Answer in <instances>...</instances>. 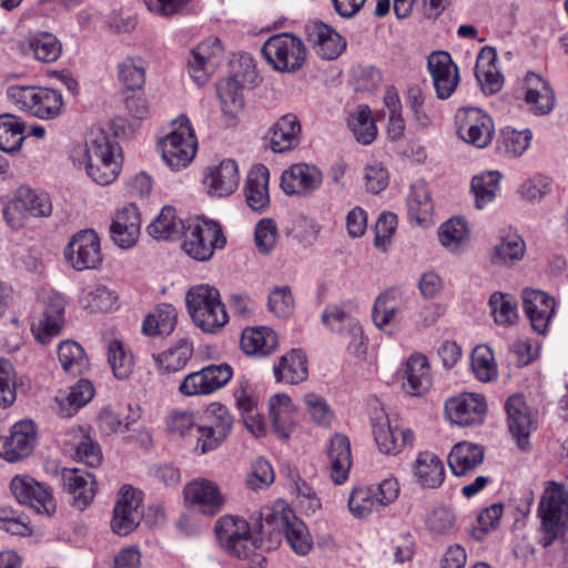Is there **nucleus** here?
Listing matches in <instances>:
<instances>
[{
  "label": "nucleus",
  "mask_w": 568,
  "mask_h": 568,
  "mask_svg": "<svg viewBox=\"0 0 568 568\" xmlns=\"http://www.w3.org/2000/svg\"><path fill=\"white\" fill-rule=\"evenodd\" d=\"M158 149L163 161L173 171L184 169L192 162L196 154L197 140L185 114L172 121L171 131L159 139Z\"/></svg>",
  "instance_id": "f257e3e1"
},
{
  "label": "nucleus",
  "mask_w": 568,
  "mask_h": 568,
  "mask_svg": "<svg viewBox=\"0 0 568 568\" xmlns=\"http://www.w3.org/2000/svg\"><path fill=\"white\" fill-rule=\"evenodd\" d=\"M187 311L194 322L205 333H215L229 320L220 293L210 285H196L186 293Z\"/></svg>",
  "instance_id": "f03ea898"
},
{
  "label": "nucleus",
  "mask_w": 568,
  "mask_h": 568,
  "mask_svg": "<svg viewBox=\"0 0 568 568\" xmlns=\"http://www.w3.org/2000/svg\"><path fill=\"white\" fill-rule=\"evenodd\" d=\"M568 476L562 485L551 483L544 493L538 511L545 536L542 546L548 547L568 529Z\"/></svg>",
  "instance_id": "7ed1b4c3"
},
{
  "label": "nucleus",
  "mask_w": 568,
  "mask_h": 568,
  "mask_svg": "<svg viewBox=\"0 0 568 568\" xmlns=\"http://www.w3.org/2000/svg\"><path fill=\"white\" fill-rule=\"evenodd\" d=\"M7 97L20 110L41 120L57 118L63 106L61 93L44 87L11 85Z\"/></svg>",
  "instance_id": "20e7f679"
},
{
  "label": "nucleus",
  "mask_w": 568,
  "mask_h": 568,
  "mask_svg": "<svg viewBox=\"0 0 568 568\" xmlns=\"http://www.w3.org/2000/svg\"><path fill=\"white\" fill-rule=\"evenodd\" d=\"M183 234V251L197 261L210 260L214 251L226 243L220 224L205 219L189 221Z\"/></svg>",
  "instance_id": "39448f33"
},
{
  "label": "nucleus",
  "mask_w": 568,
  "mask_h": 568,
  "mask_svg": "<svg viewBox=\"0 0 568 568\" xmlns=\"http://www.w3.org/2000/svg\"><path fill=\"white\" fill-rule=\"evenodd\" d=\"M262 53L280 72H295L303 67L306 59L303 41L291 33L270 37L262 47Z\"/></svg>",
  "instance_id": "423d86ee"
},
{
  "label": "nucleus",
  "mask_w": 568,
  "mask_h": 568,
  "mask_svg": "<svg viewBox=\"0 0 568 568\" xmlns=\"http://www.w3.org/2000/svg\"><path fill=\"white\" fill-rule=\"evenodd\" d=\"M204 420L196 427V446L201 454L216 449L229 436L233 418L226 406L212 403L203 416Z\"/></svg>",
  "instance_id": "0eeeda50"
},
{
  "label": "nucleus",
  "mask_w": 568,
  "mask_h": 568,
  "mask_svg": "<svg viewBox=\"0 0 568 568\" xmlns=\"http://www.w3.org/2000/svg\"><path fill=\"white\" fill-rule=\"evenodd\" d=\"M262 516L267 524L274 521L283 531L287 544L296 555L305 556L311 551L313 539L306 525L284 503H278L274 510L266 509Z\"/></svg>",
  "instance_id": "6e6552de"
},
{
  "label": "nucleus",
  "mask_w": 568,
  "mask_h": 568,
  "mask_svg": "<svg viewBox=\"0 0 568 568\" xmlns=\"http://www.w3.org/2000/svg\"><path fill=\"white\" fill-rule=\"evenodd\" d=\"M219 544L231 555L246 558L254 549L251 527L239 516L225 515L215 525Z\"/></svg>",
  "instance_id": "1a4fd4ad"
},
{
  "label": "nucleus",
  "mask_w": 568,
  "mask_h": 568,
  "mask_svg": "<svg viewBox=\"0 0 568 568\" xmlns=\"http://www.w3.org/2000/svg\"><path fill=\"white\" fill-rule=\"evenodd\" d=\"M457 134L466 143L484 149L495 133L493 119L478 108H463L456 112Z\"/></svg>",
  "instance_id": "9d476101"
},
{
  "label": "nucleus",
  "mask_w": 568,
  "mask_h": 568,
  "mask_svg": "<svg viewBox=\"0 0 568 568\" xmlns=\"http://www.w3.org/2000/svg\"><path fill=\"white\" fill-rule=\"evenodd\" d=\"M53 205L50 195L44 191L20 186L12 201L4 207L3 215L11 227L20 225L16 212L33 217H48L52 214Z\"/></svg>",
  "instance_id": "9b49d317"
},
{
  "label": "nucleus",
  "mask_w": 568,
  "mask_h": 568,
  "mask_svg": "<svg viewBox=\"0 0 568 568\" xmlns=\"http://www.w3.org/2000/svg\"><path fill=\"white\" fill-rule=\"evenodd\" d=\"M232 376L233 369L229 364L207 365L184 376L179 392L189 397L210 395L225 386Z\"/></svg>",
  "instance_id": "f8f14e48"
},
{
  "label": "nucleus",
  "mask_w": 568,
  "mask_h": 568,
  "mask_svg": "<svg viewBox=\"0 0 568 568\" xmlns=\"http://www.w3.org/2000/svg\"><path fill=\"white\" fill-rule=\"evenodd\" d=\"M10 490L19 504L31 506L38 514L50 516L55 513L57 504L50 489L30 476H14Z\"/></svg>",
  "instance_id": "ddd939ff"
},
{
  "label": "nucleus",
  "mask_w": 568,
  "mask_h": 568,
  "mask_svg": "<svg viewBox=\"0 0 568 568\" xmlns=\"http://www.w3.org/2000/svg\"><path fill=\"white\" fill-rule=\"evenodd\" d=\"M222 59L223 47L220 39H205L191 51L187 61L191 78L199 85L204 84L221 64Z\"/></svg>",
  "instance_id": "4468645a"
},
{
  "label": "nucleus",
  "mask_w": 568,
  "mask_h": 568,
  "mask_svg": "<svg viewBox=\"0 0 568 568\" xmlns=\"http://www.w3.org/2000/svg\"><path fill=\"white\" fill-rule=\"evenodd\" d=\"M65 257L78 271L97 268L102 262L99 235L93 230L78 232L67 246Z\"/></svg>",
  "instance_id": "2eb2a0df"
},
{
  "label": "nucleus",
  "mask_w": 568,
  "mask_h": 568,
  "mask_svg": "<svg viewBox=\"0 0 568 568\" xmlns=\"http://www.w3.org/2000/svg\"><path fill=\"white\" fill-rule=\"evenodd\" d=\"M141 491L129 485H124L120 490V499L113 509L111 529L114 534L126 536L133 531L141 518Z\"/></svg>",
  "instance_id": "dca6fc26"
},
{
  "label": "nucleus",
  "mask_w": 568,
  "mask_h": 568,
  "mask_svg": "<svg viewBox=\"0 0 568 568\" xmlns=\"http://www.w3.org/2000/svg\"><path fill=\"white\" fill-rule=\"evenodd\" d=\"M242 63L246 67V73L240 78L234 74L217 83V94L221 101V108L224 114L234 118L244 106L242 93V82L253 83L256 75L253 59L250 57L242 58Z\"/></svg>",
  "instance_id": "f3484780"
},
{
  "label": "nucleus",
  "mask_w": 568,
  "mask_h": 568,
  "mask_svg": "<svg viewBox=\"0 0 568 568\" xmlns=\"http://www.w3.org/2000/svg\"><path fill=\"white\" fill-rule=\"evenodd\" d=\"M427 68L438 99H448L459 83L458 67L446 51H436L429 54Z\"/></svg>",
  "instance_id": "a211bd4d"
},
{
  "label": "nucleus",
  "mask_w": 568,
  "mask_h": 568,
  "mask_svg": "<svg viewBox=\"0 0 568 568\" xmlns=\"http://www.w3.org/2000/svg\"><path fill=\"white\" fill-rule=\"evenodd\" d=\"M487 410L484 396L474 393H464L448 399L445 412L448 419L459 426L466 427L480 424Z\"/></svg>",
  "instance_id": "6ab92c4d"
},
{
  "label": "nucleus",
  "mask_w": 568,
  "mask_h": 568,
  "mask_svg": "<svg viewBox=\"0 0 568 568\" xmlns=\"http://www.w3.org/2000/svg\"><path fill=\"white\" fill-rule=\"evenodd\" d=\"M523 308L529 318L531 327L539 334H545L555 314V300L540 290L526 287L521 292Z\"/></svg>",
  "instance_id": "aec40b11"
},
{
  "label": "nucleus",
  "mask_w": 568,
  "mask_h": 568,
  "mask_svg": "<svg viewBox=\"0 0 568 568\" xmlns=\"http://www.w3.org/2000/svg\"><path fill=\"white\" fill-rule=\"evenodd\" d=\"M37 427L31 420L16 423L2 444L1 456L9 463H17L28 457L36 445Z\"/></svg>",
  "instance_id": "412c9836"
},
{
  "label": "nucleus",
  "mask_w": 568,
  "mask_h": 568,
  "mask_svg": "<svg viewBox=\"0 0 568 568\" xmlns=\"http://www.w3.org/2000/svg\"><path fill=\"white\" fill-rule=\"evenodd\" d=\"M322 181L323 174L316 166L297 163L283 172L281 187L287 195H307L317 190Z\"/></svg>",
  "instance_id": "4be33fe9"
},
{
  "label": "nucleus",
  "mask_w": 568,
  "mask_h": 568,
  "mask_svg": "<svg viewBox=\"0 0 568 568\" xmlns=\"http://www.w3.org/2000/svg\"><path fill=\"white\" fill-rule=\"evenodd\" d=\"M374 439L381 453L396 455L406 445H412L414 435L408 428L392 427L388 417L379 414L372 418Z\"/></svg>",
  "instance_id": "5701e85b"
},
{
  "label": "nucleus",
  "mask_w": 568,
  "mask_h": 568,
  "mask_svg": "<svg viewBox=\"0 0 568 568\" xmlns=\"http://www.w3.org/2000/svg\"><path fill=\"white\" fill-rule=\"evenodd\" d=\"M307 41L324 60H334L345 50V40L328 24L310 21L305 26Z\"/></svg>",
  "instance_id": "b1692460"
},
{
  "label": "nucleus",
  "mask_w": 568,
  "mask_h": 568,
  "mask_svg": "<svg viewBox=\"0 0 568 568\" xmlns=\"http://www.w3.org/2000/svg\"><path fill=\"white\" fill-rule=\"evenodd\" d=\"M111 239L121 248H131L141 233V215L134 204H128L119 210L110 225Z\"/></svg>",
  "instance_id": "393cba45"
},
{
  "label": "nucleus",
  "mask_w": 568,
  "mask_h": 568,
  "mask_svg": "<svg viewBox=\"0 0 568 568\" xmlns=\"http://www.w3.org/2000/svg\"><path fill=\"white\" fill-rule=\"evenodd\" d=\"M61 479L75 508L83 510L92 503L95 495V478L91 473L79 468H63Z\"/></svg>",
  "instance_id": "a878e982"
},
{
  "label": "nucleus",
  "mask_w": 568,
  "mask_h": 568,
  "mask_svg": "<svg viewBox=\"0 0 568 568\" xmlns=\"http://www.w3.org/2000/svg\"><path fill=\"white\" fill-rule=\"evenodd\" d=\"M322 323L332 332L349 338V347L363 346L364 335L358 321L339 305H327L322 313Z\"/></svg>",
  "instance_id": "bb28decb"
},
{
  "label": "nucleus",
  "mask_w": 568,
  "mask_h": 568,
  "mask_svg": "<svg viewBox=\"0 0 568 568\" xmlns=\"http://www.w3.org/2000/svg\"><path fill=\"white\" fill-rule=\"evenodd\" d=\"M65 301L62 296L53 294L48 296L45 308L38 324H33L32 332L37 341L45 345L58 336L64 324Z\"/></svg>",
  "instance_id": "cd10ccee"
},
{
  "label": "nucleus",
  "mask_w": 568,
  "mask_h": 568,
  "mask_svg": "<svg viewBox=\"0 0 568 568\" xmlns=\"http://www.w3.org/2000/svg\"><path fill=\"white\" fill-rule=\"evenodd\" d=\"M509 432L518 446L525 449L528 437L534 428V419L523 395L510 396L505 405Z\"/></svg>",
  "instance_id": "c85d7f7f"
},
{
  "label": "nucleus",
  "mask_w": 568,
  "mask_h": 568,
  "mask_svg": "<svg viewBox=\"0 0 568 568\" xmlns=\"http://www.w3.org/2000/svg\"><path fill=\"white\" fill-rule=\"evenodd\" d=\"M185 499L201 507L204 514H215L225 503L216 484L207 479H195L184 488Z\"/></svg>",
  "instance_id": "c756f323"
},
{
  "label": "nucleus",
  "mask_w": 568,
  "mask_h": 568,
  "mask_svg": "<svg viewBox=\"0 0 568 568\" xmlns=\"http://www.w3.org/2000/svg\"><path fill=\"white\" fill-rule=\"evenodd\" d=\"M404 389L413 396H423L432 387L433 375L428 358L419 353L413 354L405 366Z\"/></svg>",
  "instance_id": "7c9ffc66"
},
{
  "label": "nucleus",
  "mask_w": 568,
  "mask_h": 568,
  "mask_svg": "<svg viewBox=\"0 0 568 568\" xmlns=\"http://www.w3.org/2000/svg\"><path fill=\"white\" fill-rule=\"evenodd\" d=\"M268 181L270 172L263 164L254 165L247 174L245 201L255 212L262 213L270 206Z\"/></svg>",
  "instance_id": "2f4dec72"
},
{
  "label": "nucleus",
  "mask_w": 568,
  "mask_h": 568,
  "mask_svg": "<svg viewBox=\"0 0 568 568\" xmlns=\"http://www.w3.org/2000/svg\"><path fill=\"white\" fill-rule=\"evenodd\" d=\"M239 182V168L232 159L221 161L205 175L210 192L219 196L232 194L237 189Z\"/></svg>",
  "instance_id": "473e14b6"
},
{
  "label": "nucleus",
  "mask_w": 568,
  "mask_h": 568,
  "mask_svg": "<svg viewBox=\"0 0 568 568\" xmlns=\"http://www.w3.org/2000/svg\"><path fill=\"white\" fill-rule=\"evenodd\" d=\"M327 458L331 467L332 480L341 485L347 477L352 465L351 444L343 434H335L329 440Z\"/></svg>",
  "instance_id": "72a5a7b5"
},
{
  "label": "nucleus",
  "mask_w": 568,
  "mask_h": 568,
  "mask_svg": "<svg viewBox=\"0 0 568 568\" xmlns=\"http://www.w3.org/2000/svg\"><path fill=\"white\" fill-rule=\"evenodd\" d=\"M484 460V448L469 442L454 445L448 455V466L456 476L474 471Z\"/></svg>",
  "instance_id": "f704fd0d"
},
{
  "label": "nucleus",
  "mask_w": 568,
  "mask_h": 568,
  "mask_svg": "<svg viewBox=\"0 0 568 568\" xmlns=\"http://www.w3.org/2000/svg\"><path fill=\"white\" fill-rule=\"evenodd\" d=\"M301 124L294 114H285L270 131V145L274 152L282 153L298 145Z\"/></svg>",
  "instance_id": "c9c22d12"
},
{
  "label": "nucleus",
  "mask_w": 568,
  "mask_h": 568,
  "mask_svg": "<svg viewBox=\"0 0 568 568\" xmlns=\"http://www.w3.org/2000/svg\"><path fill=\"white\" fill-rule=\"evenodd\" d=\"M240 345L247 355L266 356L276 348L277 336L266 326L246 327L242 332Z\"/></svg>",
  "instance_id": "e433bc0d"
},
{
  "label": "nucleus",
  "mask_w": 568,
  "mask_h": 568,
  "mask_svg": "<svg viewBox=\"0 0 568 568\" xmlns=\"http://www.w3.org/2000/svg\"><path fill=\"white\" fill-rule=\"evenodd\" d=\"M276 382L290 385L298 384L307 378V359L304 353L293 349L278 359L273 368Z\"/></svg>",
  "instance_id": "4c0bfd02"
},
{
  "label": "nucleus",
  "mask_w": 568,
  "mask_h": 568,
  "mask_svg": "<svg viewBox=\"0 0 568 568\" xmlns=\"http://www.w3.org/2000/svg\"><path fill=\"white\" fill-rule=\"evenodd\" d=\"M414 475L423 487L438 488L445 479L444 464L434 453L422 452L415 460Z\"/></svg>",
  "instance_id": "58836bf2"
},
{
  "label": "nucleus",
  "mask_w": 568,
  "mask_h": 568,
  "mask_svg": "<svg viewBox=\"0 0 568 568\" xmlns=\"http://www.w3.org/2000/svg\"><path fill=\"white\" fill-rule=\"evenodd\" d=\"M528 89L526 92V102L535 114L549 113L555 104V97L548 83L537 74L527 75Z\"/></svg>",
  "instance_id": "ea45409f"
},
{
  "label": "nucleus",
  "mask_w": 568,
  "mask_h": 568,
  "mask_svg": "<svg viewBox=\"0 0 568 568\" xmlns=\"http://www.w3.org/2000/svg\"><path fill=\"white\" fill-rule=\"evenodd\" d=\"M406 202L410 221H415L417 224H426L430 221L434 205L424 182L418 181L412 184Z\"/></svg>",
  "instance_id": "a19ab883"
},
{
  "label": "nucleus",
  "mask_w": 568,
  "mask_h": 568,
  "mask_svg": "<svg viewBox=\"0 0 568 568\" xmlns=\"http://www.w3.org/2000/svg\"><path fill=\"white\" fill-rule=\"evenodd\" d=\"M94 396V387L89 379H80L70 388L65 397H57V412L61 417L73 416Z\"/></svg>",
  "instance_id": "79ce46f5"
},
{
  "label": "nucleus",
  "mask_w": 568,
  "mask_h": 568,
  "mask_svg": "<svg viewBox=\"0 0 568 568\" xmlns=\"http://www.w3.org/2000/svg\"><path fill=\"white\" fill-rule=\"evenodd\" d=\"M176 320V308L171 304H161L145 317L142 332L148 336L169 335L175 328Z\"/></svg>",
  "instance_id": "37998d69"
},
{
  "label": "nucleus",
  "mask_w": 568,
  "mask_h": 568,
  "mask_svg": "<svg viewBox=\"0 0 568 568\" xmlns=\"http://www.w3.org/2000/svg\"><path fill=\"white\" fill-rule=\"evenodd\" d=\"M184 227L185 224L176 216L175 209L166 205L148 226V232L158 241H168L178 236Z\"/></svg>",
  "instance_id": "c03bdc74"
},
{
  "label": "nucleus",
  "mask_w": 568,
  "mask_h": 568,
  "mask_svg": "<svg viewBox=\"0 0 568 568\" xmlns=\"http://www.w3.org/2000/svg\"><path fill=\"white\" fill-rule=\"evenodd\" d=\"M193 342L187 337L180 338L173 346L159 354L155 359L168 373L183 369L193 356Z\"/></svg>",
  "instance_id": "a18cd8bd"
},
{
  "label": "nucleus",
  "mask_w": 568,
  "mask_h": 568,
  "mask_svg": "<svg viewBox=\"0 0 568 568\" xmlns=\"http://www.w3.org/2000/svg\"><path fill=\"white\" fill-rule=\"evenodd\" d=\"M58 359L62 369L69 375L78 376L89 368L84 349L74 341L67 339L59 344Z\"/></svg>",
  "instance_id": "49530a36"
},
{
  "label": "nucleus",
  "mask_w": 568,
  "mask_h": 568,
  "mask_svg": "<svg viewBox=\"0 0 568 568\" xmlns=\"http://www.w3.org/2000/svg\"><path fill=\"white\" fill-rule=\"evenodd\" d=\"M116 142L104 130H92L85 141L82 161L103 162V159L116 158Z\"/></svg>",
  "instance_id": "de8ad7c7"
},
{
  "label": "nucleus",
  "mask_w": 568,
  "mask_h": 568,
  "mask_svg": "<svg viewBox=\"0 0 568 568\" xmlns=\"http://www.w3.org/2000/svg\"><path fill=\"white\" fill-rule=\"evenodd\" d=\"M28 44L33 57L43 63L57 61L62 53L60 40L50 32H38L30 36Z\"/></svg>",
  "instance_id": "09e8293b"
},
{
  "label": "nucleus",
  "mask_w": 568,
  "mask_h": 568,
  "mask_svg": "<svg viewBox=\"0 0 568 568\" xmlns=\"http://www.w3.org/2000/svg\"><path fill=\"white\" fill-rule=\"evenodd\" d=\"M470 365L476 378L483 383H490L498 378V367L491 348L487 345H477L470 356Z\"/></svg>",
  "instance_id": "8fccbe9b"
},
{
  "label": "nucleus",
  "mask_w": 568,
  "mask_h": 568,
  "mask_svg": "<svg viewBox=\"0 0 568 568\" xmlns=\"http://www.w3.org/2000/svg\"><path fill=\"white\" fill-rule=\"evenodd\" d=\"M24 126L18 116L6 113L0 115V150L14 153L21 149L24 140Z\"/></svg>",
  "instance_id": "3c124183"
},
{
  "label": "nucleus",
  "mask_w": 568,
  "mask_h": 568,
  "mask_svg": "<svg viewBox=\"0 0 568 568\" xmlns=\"http://www.w3.org/2000/svg\"><path fill=\"white\" fill-rule=\"evenodd\" d=\"M116 295L101 284L87 285L81 293L80 303L93 312H108L114 308Z\"/></svg>",
  "instance_id": "603ef678"
},
{
  "label": "nucleus",
  "mask_w": 568,
  "mask_h": 568,
  "mask_svg": "<svg viewBox=\"0 0 568 568\" xmlns=\"http://www.w3.org/2000/svg\"><path fill=\"white\" fill-rule=\"evenodd\" d=\"M526 251L524 240L518 234H508L501 237L500 242L494 246L491 261L495 264L510 265L520 261Z\"/></svg>",
  "instance_id": "864d4df0"
},
{
  "label": "nucleus",
  "mask_w": 568,
  "mask_h": 568,
  "mask_svg": "<svg viewBox=\"0 0 568 568\" xmlns=\"http://www.w3.org/2000/svg\"><path fill=\"white\" fill-rule=\"evenodd\" d=\"M348 126L357 142L371 144L377 134V129L372 119L371 109L367 105H359L348 119Z\"/></svg>",
  "instance_id": "5fc2aeb1"
},
{
  "label": "nucleus",
  "mask_w": 568,
  "mask_h": 568,
  "mask_svg": "<svg viewBox=\"0 0 568 568\" xmlns=\"http://www.w3.org/2000/svg\"><path fill=\"white\" fill-rule=\"evenodd\" d=\"M108 362L118 379L129 378L134 368L131 352L118 339H112L108 344Z\"/></svg>",
  "instance_id": "6e6d98bb"
},
{
  "label": "nucleus",
  "mask_w": 568,
  "mask_h": 568,
  "mask_svg": "<svg viewBox=\"0 0 568 568\" xmlns=\"http://www.w3.org/2000/svg\"><path fill=\"white\" fill-rule=\"evenodd\" d=\"M501 175L497 171H489L473 178L471 191L475 195V205L483 209L491 202L499 190Z\"/></svg>",
  "instance_id": "4d7b16f0"
},
{
  "label": "nucleus",
  "mask_w": 568,
  "mask_h": 568,
  "mask_svg": "<svg viewBox=\"0 0 568 568\" xmlns=\"http://www.w3.org/2000/svg\"><path fill=\"white\" fill-rule=\"evenodd\" d=\"M118 78L128 90L141 89L145 82V62L128 57L118 65Z\"/></svg>",
  "instance_id": "13d9d810"
},
{
  "label": "nucleus",
  "mask_w": 568,
  "mask_h": 568,
  "mask_svg": "<svg viewBox=\"0 0 568 568\" xmlns=\"http://www.w3.org/2000/svg\"><path fill=\"white\" fill-rule=\"evenodd\" d=\"M438 236L446 248L455 252L468 239L467 222L463 217L449 219L442 224Z\"/></svg>",
  "instance_id": "bf43d9fd"
},
{
  "label": "nucleus",
  "mask_w": 568,
  "mask_h": 568,
  "mask_svg": "<svg viewBox=\"0 0 568 568\" xmlns=\"http://www.w3.org/2000/svg\"><path fill=\"white\" fill-rule=\"evenodd\" d=\"M489 305L497 324L508 326L517 321V303L513 296L495 292L489 298Z\"/></svg>",
  "instance_id": "052dcab7"
},
{
  "label": "nucleus",
  "mask_w": 568,
  "mask_h": 568,
  "mask_svg": "<svg viewBox=\"0 0 568 568\" xmlns=\"http://www.w3.org/2000/svg\"><path fill=\"white\" fill-rule=\"evenodd\" d=\"M378 508L374 487H358L352 491L348 499V509L355 517L366 518Z\"/></svg>",
  "instance_id": "680f3d73"
},
{
  "label": "nucleus",
  "mask_w": 568,
  "mask_h": 568,
  "mask_svg": "<svg viewBox=\"0 0 568 568\" xmlns=\"http://www.w3.org/2000/svg\"><path fill=\"white\" fill-rule=\"evenodd\" d=\"M103 162L82 161L88 176L99 185L113 183L120 173V161L116 158L103 159Z\"/></svg>",
  "instance_id": "e2e57ef3"
},
{
  "label": "nucleus",
  "mask_w": 568,
  "mask_h": 568,
  "mask_svg": "<svg viewBox=\"0 0 568 568\" xmlns=\"http://www.w3.org/2000/svg\"><path fill=\"white\" fill-rule=\"evenodd\" d=\"M166 429L174 437H186L191 433H196L195 415L192 410L175 409L166 417Z\"/></svg>",
  "instance_id": "0e129e2a"
},
{
  "label": "nucleus",
  "mask_w": 568,
  "mask_h": 568,
  "mask_svg": "<svg viewBox=\"0 0 568 568\" xmlns=\"http://www.w3.org/2000/svg\"><path fill=\"white\" fill-rule=\"evenodd\" d=\"M503 516V504H493L480 511L471 535L476 540H483L487 534L498 528Z\"/></svg>",
  "instance_id": "69168bd1"
},
{
  "label": "nucleus",
  "mask_w": 568,
  "mask_h": 568,
  "mask_svg": "<svg viewBox=\"0 0 568 568\" xmlns=\"http://www.w3.org/2000/svg\"><path fill=\"white\" fill-rule=\"evenodd\" d=\"M398 312V307L395 305L392 296L388 293H384L374 303L372 318L379 329H384L397 321Z\"/></svg>",
  "instance_id": "338daca9"
},
{
  "label": "nucleus",
  "mask_w": 568,
  "mask_h": 568,
  "mask_svg": "<svg viewBox=\"0 0 568 568\" xmlns=\"http://www.w3.org/2000/svg\"><path fill=\"white\" fill-rule=\"evenodd\" d=\"M307 414L314 423L321 426H329L334 419V413L322 396L308 393L304 396Z\"/></svg>",
  "instance_id": "774afa93"
}]
</instances>
